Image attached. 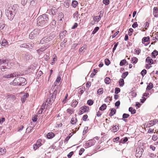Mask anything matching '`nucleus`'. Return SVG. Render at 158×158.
I'll return each mask as SVG.
<instances>
[{"label":"nucleus","instance_id":"obj_7","mask_svg":"<svg viewBox=\"0 0 158 158\" xmlns=\"http://www.w3.org/2000/svg\"><path fill=\"white\" fill-rule=\"evenodd\" d=\"M20 74H18V73H17L16 72L14 73H11L10 74H6L4 75L3 76V77L4 78H10L13 77H18L19 76H20Z\"/></svg>","mask_w":158,"mask_h":158},{"label":"nucleus","instance_id":"obj_60","mask_svg":"<svg viewBox=\"0 0 158 158\" xmlns=\"http://www.w3.org/2000/svg\"><path fill=\"white\" fill-rule=\"evenodd\" d=\"M46 106V102L43 103L42 105L41 109L42 110H44L45 109V107Z\"/></svg>","mask_w":158,"mask_h":158},{"label":"nucleus","instance_id":"obj_34","mask_svg":"<svg viewBox=\"0 0 158 158\" xmlns=\"http://www.w3.org/2000/svg\"><path fill=\"white\" fill-rule=\"evenodd\" d=\"M116 110L114 108H112L111 110V112L110 114V116H112L114 114H115L116 113Z\"/></svg>","mask_w":158,"mask_h":158},{"label":"nucleus","instance_id":"obj_23","mask_svg":"<svg viewBox=\"0 0 158 158\" xmlns=\"http://www.w3.org/2000/svg\"><path fill=\"white\" fill-rule=\"evenodd\" d=\"M55 134L52 132H49L47 135V138L49 139L53 138Z\"/></svg>","mask_w":158,"mask_h":158},{"label":"nucleus","instance_id":"obj_41","mask_svg":"<svg viewBox=\"0 0 158 158\" xmlns=\"http://www.w3.org/2000/svg\"><path fill=\"white\" fill-rule=\"evenodd\" d=\"M105 82L107 84H109L110 83V79L108 77H106L104 80Z\"/></svg>","mask_w":158,"mask_h":158},{"label":"nucleus","instance_id":"obj_32","mask_svg":"<svg viewBox=\"0 0 158 158\" xmlns=\"http://www.w3.org/2000/svg\"><path fill=\"white\" fill-rule=\"evenodd\" d=\"M77 120L76 118H72L70 121L71 123L72 124H75L77 122Z\"/></svg>","mask_w":158,"mask_h":158},{"label":"nucleus","instance_id":"obj_55","mask_svg":"<svg viewBox=\"0 0 158 158\" xmlns=\"http://www.w3.org/2000/svg\"><path fill=\"white\" fill-rule=\"evenodd\" d=\"M118 42H117L114 45V48H113V50H112V52H114L115 50H116V49L117 47V46L118 45Z\"/></svg>","mask_w":158,"mask_h":158},{"label":"nucleus","instance_id":"obj_45","mask_svg":"<svg viewBox=\"0 0 158 158\" xmlns=\"http://www.w3.org/2000/svg\"><path fill=\"white\" fill-rule=\"evenodd\" d=\"M97 94L99 95L102 94L103 93V89L102 88H100L99 89L97 92Z\"/></svg>","mask_w":158,"mask_h":158},{"label":"nucleus","instance_id":"obj_22","mask_svg":"<svg viewBox=\"0 0 158 158\" xmlns=\"http://www.w3.org/2000/svg\"><path fill=\"white\" fill-rule=\"evenodd\" d=\"M70 1L69 0H66L64 1V6L67 8H69V3Z\"/></svg>","mask_w":158,"mask_h":158},{"label":"nucleus","instance_id":"obj_24","mask_svg":"<svg viewBox=\"0 0 158 158\" xmlns=\"http://www.w3.org/2000/svg\"><path fill=\"white\" fill-rule=\"evenodd\" d=\"M101 13L100 14L99 16H97L94 17V19L95 21L98 22L100 20L101 18Z\"/></svg>","mask_w":158,"mask_h":158},{"label":"nucleus","instance_id":"obj_37","mask_svg":"<svg viewBox=\"0 0 158 158\" xmlns=\"http://www.w3.org/2000/svg\"><path fill=\"white\" fill-rule=\"evenodd\" d=\"M98 71L97 69H94L93 73L90 75L91 77L92 78L94 77V76L95 75L96 73H97Z\"/></svg>","mask_w":158,"mask_h":158},{"label":"nucleus","instance_id":"obj_38","mask_svg":"<svg viewBox=\"0 0 158 158\" xmlns=\"http://www.w3.org/2000/svg\"><path fill=\"white\" fill-rule=\"evenodd\" d=\"M78 103V102L76 100H73L71 104L72 107H75Z\"/></svg>","mask_w":158,"mask_h":158},{"label":"nucleus","instance_id":"obj_31","mask_svg":"<svg viewBox=\"0 0 158 158\" xmlns=\"http://www.w3.org/2000/svg\"><path fill=\"white\" fill-rule=\"evenodd\" d=\"M6 152V150L4 148H0V155H2Z\"/></svg>","mask_w":158,"mask_h":158},{"label":"nucleus","instance_id":"obj_27","mask_svg":"<svg viewBox=\"0 0 158 158\" xmlns=\"http://www.w3.org/2000/svg\"><path fill=\"white\" fill-rule=\"evenodd\" d=\"M118 83L119 84L120 86H123L124 84V80L122 78L120 79Z\"/></svg>","mask_w":158,"mask_h":158},{"label":"nucleus","instance_id":"obj_12","mask_svg":"<svg viewBox=\"0 0 158 158\" xmlns=\"http://www.w3.org/2000/svg\"><path fill=\"white\" fill-rule=\"evenodd\" d=\"M33 47V44H27L24 43L23 44H21L20 47L21 48H29L30 49H32Z\"/></svg>","mask_w":158,"mask_h":158},{"label":"nucleus","instance_id":"obj_6","mask_svg":"<svg viewBox=\"0 0 158 158\" xmlns=\"http://www.w3.org/2000/svg\"><path fill=\"white\" fill-rule=\"evenodd\" d=\"M40 32V30L36 29L31 32L29 35V37L30 39H33L35 37H37Z\"/></svg>","mask_w":158,"mask_h":158},{"label":"nucleus","instance_id":"obj_1","mask_svg":"<svg viewBox=\"0 0 158 158\" xmlns=\"http://www.w3.org/2000/svg\"><path fill=\"white\" fill-rule=\"evenodd\" d=\"M12 64L8 60H0V71H4L5 69H10Z\"/></svg>","mask_w":158,"mask_h":158},{"label":"nucleus","instance_id":"obj_64","mask_svg":"<svg viewBox=\"0 0 158 158\" xmlns=\"http://www.w3.org/2000/svg\"><path fill=\"white\" fill-rule=\"evenodd\" d=\"M5 121V119L4 118H2L0 119V124H2Z\"/></svg>","mask_w":158,"mask_h":158},{"label":"nucleus","instance_id":"obj_10","mask_svg":"<svg viewBox=\"0 0 158 158\" xmlns=\"http://www.w3.org/2000/svg\"><path fill=\"white\" fill-rule=\"evenodd\" d=\"M49 47V45L46 44L44 46L42 47L40 49L37 50V52L39 54H41V52L45 50Z\"/></svg>","mask_w":158,"mask_h":158},{"label":"nucleus","instance_id":"obj_2","mask_svg":"<svg viewBox=\"0 0 158 158\" xmlns=\"http://www.w3.org/2000/svg\"><path fill=\"white\" fill-rule=\"evenodd\" d=\"M48 18L46 14L40 16L37 19V24L38 26H43L48 23Z\"/></svg>","mask_w":158,"mask_h":158},{"label":"nucleus","instance_id":"obj_43","mask_svg":"<svg viewBox=\"0 0 158 158\" xmlns=\"http://www.w3.org/2000/svg\"><path fill=\"white\" fill-rule=\"evenodd\" d=\"M126 62V60L125 59H123L121 61L119 65L120 66H122L125 64Z\"/></svg>","mask_w":158,"mask_h":158},{"label":"nucleus","instance_id":"obj_25","mask_svg":"<svg viewBox=\"0 0 158 158\" xmlns=\"http://www.w3.org/2000/svg\"><path fill=\"white\" fill-rule=\"evenodd\" d=\"M150 38L149 36L147 37H144L142 39V43L144 44V43L148 42Z\"/></svg>","mask_w":158,"mask_h":158},{"label":"nucleus","instance_id":"obj_36","mask_svg":"<svg viewBox=\"0 0 158 158\" xmlns=\"http://www.w3.org/2000/svg\"><path fill=\"white\" fill-rule=\"evenodd\" d=\"M154 122L153 121H152V120L149 122L147 123V127H149L153 126V125H155Z\"/></svg>","mask_w":158,"mask_h":158},{"label":"nucleus","instance_id":"obj_61","mask_svg":"<svg viewBox=\"0 0 158 158\" xmlns=\"http://www.w3.org/2000/svg\"><path fill=\"white\" fill-rule=\"evenodd\" d=\"M138 26V24L137 23V22H135L132 25V27L133 28H135Z\"/></svg>","mask_w":158,"mask_h":158},{"label":"nucleus","instance_id":"obj_29","mask_svg":"<svg viewBox=\"0 0 158 158\" xmlns=\"http://www.w3.org/2000/svg\"><path fill=\"white\" fill-rule=\"evenodd\" d=\"M132 63L133 64H136L138 61V59L136 57H133L131 59Z\"/></svg>","mask_w":158,"mask_h":158},{"label":"nucleus","instance_id":"obj_33","mask_svg":"<svg viewBox=\"0 0 158 158\" xmlns=\"http://www.w3.org/2000/svg\"><path fill=\"white\" fill-rule=\"evenodd\" d=\"M129 111L131 112V114H134L135 113L136 110L135 109H133L132 107H130L129 109Z\"/></svg>","mask_w":158,"mask_h":158},{"label":"nucleus","instance_id":"obj_47","mask_svg":"<svg viewBox=\"0 0 158 158\" xmlns=\"http://www.w3.org/2000/svg\"><path fill=\"white\" fill-rule=\"evenodd\" d=\"M144 28L146 30H147L148 29L149 26V23L147 22H146L144 24Z\"/></svg>","mask_w":158,"mask_h":158},{"label":"nucleus","instance_id":"obj_58","mask_svg":"<svg viewBox=\"0 0 158 158\" xmlns=\"http://www.w3.org/2000/svg\"><path fill=\"white\" fill-rule=\"evenodd\" d=\"M30 2V4L32 6H35L36 4V2L35 1H32V0H28Z\"/></svg>","mask_w":158,"mask_h":158},{"label":"nucleus","instance_id":"obj_15","mask_svg":"<svg viewBox=\"0 0 158 158\" xmlns=\"http://www.w3.org/2000/svg\"><path fill=\"white\" fill-rule=\"evenodd\" d=\"M153 14L155 17H158V8L157 7H155L153 8Z\"/></svg>","mask_w":158,"mask_h":158},{"label":"nucleus","instance_id":"obj_39","mask_svg":"<svg viewBox=\"0 0 158 158\" xmlns=\"http://www.w3.org/2000/svg\"><path fill=\"white\" fill-rule=\"evenodd\" d=\"M158 52L156 50L154 51L152 53V55L154 58H155L156 56L158 55Z\"/></svg>","mask_w":158,"mask_h":158},{"label":"nucleus","instance_id":"obj_17","mask_svg":"<svg viewBox=\"0 0 158 158\" xmlns=\"http://www.w3.org/2000/svg\"><path fill=\"white\" fill-rule=\"evenodd\" d=\"M57 11V10L56 8L53 7H52L51 10V12H50V14L51 13V14L52 15H56V13Z\"/></svg>","mask_w":158,"mask_h":158},{"label":"nucleus","instance_id":"obj_21","mask_svg":"<svg viewBox=\"0 0 158 158\" xmlns=\"http://www.w3.org/2000/svg\"><path fill=\"white\" fill-rule=\"evenodd\" d=\"M146 61L149 64H151L153 63V61L152 59L150 58V57H148L146 59Z\"/></svg>","mask_w":158,"mask_h":158},{"label":"nucleus","instance_id":"obj_48","mask_svg":"<svg viewBox=\"0 0 158 158\" xmlns=\"http://www.w3.org/2000/svg\"><path fill=\"white\" fill-rule=\"evenodd\" d=\"M94 102L93 100L91 99H89L88 100L87 102V104L89 106H91L93 104Z\"/></svg>","mask_w":158,"mask_h":158},{"label":"nucleus","instance_id":"obj_28","mask_svg":"<svg viewBox=\"0 0 158 158\" xmlns=\"http://www.w3.org/2000/svg\"><path fill=\"white\" fill-rule=\"evenodd\" d=\"M153 87V84L152 83H150L149 85L147 86L146 90H149L151 89Z\"/></svg>","mask_w":158,"mask_h":158},{"label":"nucleus","instance_id":"obj_30","mask_svg":"<svg viewBox=\"0 0 158 158\" xmlns=\"http://www.w3.org/2000/svg\"><path fill=\"white\" fill-rule=\"evenodd\" d=\"M78 4L77 2L75 0H73L72 2V6L74 8H76Z\"/></svg>","mask_w":158,"mask_h":158},{"label":"nucleus","instance_id":"obj_42","mask_svg":"<svg viewBox=\"0 0 158 158\" xmlns=\"http://www.w3.org/2000/svg\"><path fill=\"white\" fill-rule=\"evenodd\" d=\"M128 73L127 72H125L123 73L121 77L123 78L124 79L127 76Z\"/></svg>","mask_w":158,"mask_h":158},{"label":"nucleus","instance_id":"obj_63","mask_svg":"<svg viewBox=\"0 0 158 158\" xmlns=\"http://www.w3.org/2000/svg\"><path fill=\"white\" fill-rule=\"evenodd\" d=\"M84 149L83 148H81L79 152V155H81L84 151Z\"/></svg>","mask_w":158,"mask_h":158},{"label":"nucleus","instance_id":"obj_20","mask_svg":"<svg viewBox=\"0 0 158 158\" xmlns=\"http://www.w3.org/2000/svg\"><path fill=\"white\" fill-rule=\"evenodd\" d=\"M119 128L118 125H116L113 126L112 129V131L114 132H115L119 130Z\"/></svg>","mask_w":158,"mask_h":158},{"label":"nucleus","instance_id":"obj_40","mask_svg":"<svg viewBox=\"0 0 158 158\" xmlns=\"http://www.w3.org/2000/svg\"><path fill=\"white\" fill-rule=\"evenodd\" d=\"M111 97L110 96L107 97V98L105 99V102H110L111 101Z\"/></svg>","mask_w":158,"mask_h":158},{"label":"nucleus","instance_id":"obj_3","mask_svg":"<svg viewBox=\"0 0 158 158\" xmlns=\"http://www.w3.org/2000/svg\"><path fill=\"white\" fill-rule=\"evenodd\" d=\"M17 10L13 6L12 7H9L6 12V15L8 19L12 20L14 18L15 14L16 13Z\"/></svg>","mask_w":158,"mask_h":158},{"label":"nucleus","instance_id":"obj_59","mask_svg":"<svg viewBox=\"0 0 158 158\" xmlns=\"http://www.w3.org/2000/svg\"><path fill=\"white\" fill-rule=\"evenodd\" d=\"M37 116L36 115H35L32 119V120L34 122H35L37 121Z\"/></svg>","mask_w":158,"mask_h":158},{"label":"nucleus","instance_id":"obj_19","mask_svg":"<svg viewBox=\"0 0 158 158\" xmlns=\"http://www.w3.org/2000/svg\"><path fill=\"white\" fill-rule=\"evenodd\" d=\"M28 94L27 93H26L22 97L21 100L23 103L25 102V101L26 100V98L28 97Z\"/></svg>","mask_w":158,"mask_h":158},{"label":"nucleus","instance_id":"obj_26","mask_svg":"<svg viewBox=\"0 0 158 158\" xmlns=\"http://www.w3.org/2000/svg\"><path fill=\"white\" fill-rule=\"evenodd\" d=\"M2 45L3 46H6L8 45V42L6 40L3 39L2 41Z\"/></svg>","mask_w":158,"mask_h":158},{"label":"nucleus","instance_id":"obj_62","mask_svg":"<svg viewBox=\"0 0 158 158\" xmlns=\"http://www.w3.org/2000/svg\"><path fill=\"white\" fill-rule=\"evenodd\" d=\"M158 137L156 135H154L152 137V139L154 141L158 139Z\"/></svg>","mask_w":158,"mask_h":158},{"label":"nucleus","instance_id":"obj_5","mask_svg":"<svg viewBox=\"0 0 158 158\" xmlns=\"http://www.w3.org/2000/svg\"><path fill=\"white\" fill-rule=\"evenodd\" d=\"M57 93V90H55L52 94H50L49 95L48 99L46 100V102H48V104H52L54 102L56 98Z\"/></svg>","mask_w":158,"mask_h":158},{"label":"nucleus","instance_id":"obj_52","mask_svg":"<svg viewBox=\"0 0 158 158\" xmlns=\"http://www.w3.org/2000/svg\"><path fill=\"white\" fill-rule=\"evenodd\" d=\"M128 140V138L127 137H125L123 139V140L122 139L121 140V142H120L123 143H126L127 142Z\"/></svg>","mask_w":158,"mask_h":158},{"label":"nucleus","instance_id":"obj_8","mask_svg":"<svg viewBox=\"0 0 158 158\" xmlns=\"http://www.w3.org/2000/svg\"><path fill=\"white\" fill-rule=\"evenodd\" d=\"M143 150L140 148H137L135 156L137 158H140L142 155Z\"/></svg>","mask_w":158,"mask_h":158},{"label":"nucleus","instance_id":"obj_11","mask_svg":"<svg viewBox=\"0 0 158 158\" xmlns=\"http://www.w3.org/2000/svg\"><path fill=\"white\" fill-rule=\"evenodd\" d=\"M89 109V108L88 106H82L80 110L79 111V114H81L84 113L88 111Z\"/></svg>","mask_w":158,"mask_h":158},{"label":"nucleus","instance_id":"obj_14","mask_svg":"<svg viewBox=\"0 0 158 158\" xmlns=\"http://www.w3.org/2000/svg\"><path fill=\"white\" fill-rule=\"evenodd\" d=\"M49 37H44L40 41V43L43 44L48 42L50 41Z\"/></svg>","mask_w":158,"mask_h":158},{"label":"nucleus","instance_id":"obj_13","mask_svg":"<svg viewBox=\"0 0 158 158\" xmlns=\"http://www.w3.org/2000/svg\"><path fill=\"white\" fill-rule=\"evenodd\" d=\"M41 145V140L40 139H39L37 140L36 143L34 145L33 148L35 150Z\"/></svg>","mask_w":158,"mask_h":158},{"label":"nucleus","instance_id":"obj_50","mask_svg":"<svg viewBox=\"0 0 158 158\" xmlns=\"http://www.w3.org/2000/svg\"><path fill=\"white\" fill-rule=\"evenodd\" d=\"M4 27V23L3 22L0 23V30L3 29Z\"/></svg>","mask_w":158,"mask_h":158},{"label":"nucleus","instance_id":"obj_4","mask_svg":"<svg viewBox=\"0 0 158 158\" xmlns=\"http://www.w3.org/2000/svg\"><path fill=\"white\" fill-rule=\"evenodd\" d=\"M10 84L14 85H23L26 84V80L22 77H17L15 78Z\"/></svg>","mask_w":158,"mask_h":158},{"label":"nucleus","instance_id":"obj_57","mask_svg":"<svg viewBox=\"0 0 158 158\" xmlns=\"http://www.w3.org/2000/svg\"><path fill=\"white\" fill-rule=\"evenodd\" d=\"M103 2L106 5H107L109 3V0H103Z\"/></svg>","mask_w":158,"mask_h":158},{"label":"nucleus","instance_id":"obj_56","mask_svg":"<svg viewBox=\"0 0 158 158\" xmlns=\"http://www.w3.org/2000/svg\"><path fill=\"white\" fill-rule=\"evenodd\" d=\"M129 115L127 114H124L123 115V118H128L129 116Z\"/></svg>","mask_w":158,"mask_h":158},{"label":"nucleus","instance_id":"obj_44","mask_svg":"<svg viewBox=\"0 0 158 158\" xmlns=\"http://www.w3.org/2000/svg\"><path fill=\"white\" fill-rule=\"evenodd\" d=\"M67 32L66 31H64L61 32L60 34V36H61L62 37H64L65 36Z\"/></svg>","mask_w":158,"mask_h":158},{"label":"nucleus","instance_id":"obj_16","mask_svg":"<svg viewBox=\"0 0 158 158\" xmlns=\"http://www.w3.org/2000/svg\"><path fill=\"white\" fill-rule=\"evenodd\" d=\"M87 46L85 44H84L83 46L80 48L79 50V52L80 54L84 53L86 48Z\"/></svg>","mask_w":158,"mask_h":158},{"label":"nucleus","instance_id":"obj_35","mask_svg":"<svg viewBox=\"0 0 158 158\" xmlns=\"http://www.w3.org/2000/svg\"><path fill=\"white\" fill-rule=\"evenodd\" d=\"M107 107L106 105L105 104H103L99 108V110H101L103 111L105 110Z\"/></svg>","mask_w":158,"mask_h":158},{"label":"nucleus","instance_id":"obj_51","mask_svg":"<svg viewBox=\"0 0 158 158\" xmlns=\"http://www.w3.org/2000/svg\"><path fill=\"white\" fill-rule=\"evenodd\" d=\"M120 91V89L119 88L116 87L115 89V93L116 94H118Z\"/></svg>","mask_w":158,"mask_h":158},{"label":"nucleus","instance_id":"obj_54","mask_svg":"<svg viewBox=\"0 0 158 158\" xmlns=\"http://www.w3.org/2000/svg\"><path fill=\"white\" fill-rule=\"evenodd\" d=\"M147 73L146 70L144 69L141 72V74L143 77Z\"/></svg>","mask_w":158,"mask_h":158},{"label":"nucleus","instance_id":"obj_53","mask_svg":"<svg viewBox=\"0 0 158 158\" xmlns=\"http://www.w3.org/2000/svg\"><path fill=\"white\" fill-rule=\"evenodd\" d=\"M105 64L106 65H108L110 64V61L108 59H106L105 60Z\"/></svg>","mask_w":158,"mask_h":158},{"label":"nucleus","instance_id":"obj_49","mask_svg":"<svg viewBox=\"0 0 158 158\" xmlns=\"http://www.w3.org/2000/svg\"><path fill=\"white\" fill-rule=\"evenodd\" d=\"M67 112L69 113L70 115L73 112V110L71 109H68L67 110Z\"/></svg>","mask_w":158,"mask_h":158},{"label":"nucleus","instance_id":"obj_9","mask_svg":"<svg viewBox=\"0 0 158 158\" xmlns=\"http://www.w3.org/2000/svg\"><path fill=\"white\" fill-rule=\"evenodd\" d=\"M96 143V141L94 139L90 140L86 143L85 146L87 148H89L94 145Z\"/></svg>","mask_w":158,"mask_h":158},{"label":"nucleus","instance_id":"obj_46","mask_svg":"<svg viewBox=\"0 0 158 158\" xmlns=\"http://www.w3.org/2000/svg\"><path fill=\"white\" fill-rule=\"evenodd\" d=\"M99 27H97L94 29L93 31L92 32V34H94L99 30Z\"/></svg>","mask_w":158,"mask_h":158},{"label":"nucleus","instance_id":"obj_18","mask_svg":"<svg viewBox=\"0 0 158 158\" xmlns=\"http://www.w3.org/2000/svg\"><path fill=\"white\" fill-rule=\"evenodd\" d=\"M24 56L25 59L26 60H29L32 57L31 55L29 53L27 52H26L25 53Z\"/></svg>","mask_w":158,"mask_h":158}]
</instances>
